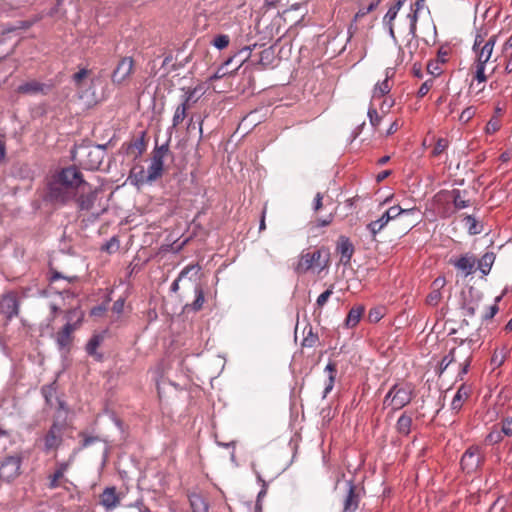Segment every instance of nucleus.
Masks as SVG:
<instances>
[{
    "instance_id": "obj_39",
    "label": "nucleus",
    "mask_w": 512,
    "mask_h": 512,
    "mask_svg": "<svg viewBox=\"0 0 512 512\" xmlns=\"http://www.w3.org/2000/svg\"><path fill=\"white\" fill-rule=\"evenodd\" d=\"M465 222H466V225L468 226L469 234L477 235V234H480L482 232V226L479 225V223L477 222V220L475 219L474 216L467 215L465 217Z\"/></svg>"
},
{
    "instance_id": "obj_58",
    "label": "nucleus",
    "mask_w": 512,
    "mask_h": 512,
    "mask_svg": "<svg viewBox=\"0 0 512 512\" xmlns=\"http://www.w3.org/2000/svg\"><path fill=\"white\" fill-rule=\"evenodd\" d=\"M475 79L479 83L486 81L485 64L476 63Z\"/></svg>"
},
{
    "instance_id": "obj_2",
    "label": "nucleus",
    "mask_w": 512,
    "mask_h": 512,
    "mask_svg": "<svg viewBox=\"0 0 512 512\" xmlns=\"http://www.w3.org/2000/svg\"><path fill=\"white\" fill-rule=\"evenodd\" d=\"M329 257V251L324 248L316 249L313 252L302 253L295 270L299 274L306 273L312 268H316L321 272L328 267Z\"/></svg>"
},
{
    "instance_id": "obj_17",
    "label": "nucleus",
    "mask_w": 512,
    "mask_h": 512,
    "mask_svg": "<svg viewBox=\"0 0 512 512\" xmlns=\"http://www.w3.org/2000/svg\"><path fill=\"white\" fill-rule=\"evenodd\" d=\"M451 264L455 266L458 270L462 271L465 276H468L474 272L476 259L474 256L465 254L462 255L457 260H451Z\"/></svg>"
},
{
    "instance_id": "obj_62",
    "label": "nucleus",
    "mask_w": 512,
    "mask_h": 512,
    "mask_svg": "<svg viewBox=\"0 0 512 512\" xmlns=\"http://www.w3.org/2000/svg\"><path fill=\"white\" fill-rule=\"evenodd\" d=\"M500 128V123L497 119L492 118L486 125V132L489 134L495 133Z\"/></svg>"
},
{
    "instance_id": "obj_30",
    "label": "nucleus",
    "mask_w": 512,
    "mask_h": 512,
    "mask_svg": "<svg viewBox=\"0 0 512 512\" xmlns=\"http://www.w3.org/2000/svg\"><path fill=\"white\" fill-rule=\"evenodd\" d=\"M467 194L466 191H461L459 189H453L451 191L453 205L456 209H464L470 206V201L464 199L463 195Z\"/></svg>"
},
{
    "instance_id": "obj_40",
    "label": "nucleus",
    "mask_w": 512,
    "mask_h": 512,
    "mask_svg": "<svg viewBox=\"0 0 512 512\" xmlns=\"http://www.w3.org/2000/svg\"><path fill=\"white\" fill-rule=\"evenodd\" d=\"M189 108L185 106V104H180L174 113L173 119H172V126L177 127L180 123L183 122V120L186 118V112Z\"/></svg>"
},
{
    "instance_id": "obj_44",
    "label": "nucleus",
    "mask_w": 512,
    "mask_h": 512,
    "mask_svg": "<svg viewBox=\"0 0 512 512\" xmlns=\"http://www.w3.org/2000/svg\"><path fill=\"white\" fill-rule=\"evenodd\" d=\"M418 13L419 12H416L415 10H411L407 16L409 19V34H411L412 37L416 36Z\"/></svg>"
},
{
    "instance_id": "obj_21",
    "label": "nucleus",
    "mask_w": 512,
    "mask_h": 512,
    "mask_svg": "<svg viewBox=\"0 0 512 512\" xmlns=\"http://www.w3.org/2000/svg\"><path fill=\"white\" fill-rule=\"evenodd\" d=\"M189 503L191 512H209V504L200 494L191 493Z\"/></svg>"
},
{
    "instance_id": "obj_52",
    "label": "nucleus",
    "mask_w": 512,
    "mask_h": 512,
    "mask_svg": "<svg viewBox=\"0 0 512 512\" xmlns=\"http://www.w3.org/2000/svg\"><path fill=\"white\" fill-rule=\"evenodd\" d=\"M474 115H475V108L472 106L467 107L460 114L459 121H461L462 123H467L470 119L473 118Z\"/></svg>"
},
{
    "instance_id": "obj_50",
    "label": "nucleus",
    "mask_w": 512,
    "mask_h": 512,
    "mask_svg": "<svg viewBox=\"0 0 512 512\" xmlns=\"http://www.w3.org/2000/svg\"><path fill=\"white\" fill-rule=\"evenodd\" d=\"M448 147V140L444 138H439L436 142V145L433 149V155L438 156L442 152H444Z\"/></svg>"
},
{
    "instance_id": "obj_64",
    "label": "nucleus",
    "mask_w": 512,
    "mask_h": 512,
    "mask_svg": "<svg viewBox=\"0 0 512 512\" xmlns=\"http://www.w3.org/2000/svg\"><path fill=\"white\" fill-rule=\"evenodd\" d=\"M368 317L371 322H378L383 317V315L380 310L372 309L370 310Z\"/></svg>"
},
{
    "instance_id": "obj_26",
    "label": "nucleus",
    "mask_w": 512,
    "mask_h": 512,
    "mask_svg": "<svg viewBox=\"0 0 512 512\" xmlns=\"http://www.w3.org/2000/svg\"><path fill=\"white\" fill-rule=\"evenodd\" d=\"M145 133L142 132L141 136L134 139L127 147V153H134V157L140 156L146 149V142L144 139Z\"/></svg>"
},
{
    "instance_id": "obj_1",
    "label": "nucleus",
    "mask_w": 512,
    "mask_h": 512,
    "mask_svg": "<svg viewBox=\"0 0 512 512\" xmlns=\"http://www.w3.org/2000/svg\"><path fill=\"white\" fill-rule=\"evenodd\" d=\"M106 155V145L81 144L72 151V159L83 169L97 170Z\"/></svg>"
},
{
    "instance_id": "obj_42",
    "label": "nucleus",
    "mask_w": 512,
    "mask_h": 512,
    "mask_svg": "<svg viewBox=\"0 0 512 512\" xmlns=\"http://www.w3.org/2000/svg\"><path fill=\"white\" fill-rule=\"evenodd\" d=\"M273 59H274V51H273L272 47L264 49L260 53L259 64L262 65L264 68H266L267 66H269L272 63Z\"/></svg>"
},
{
    "instance_id": "obj_54",
    "label": "nucleus",
    "mask_w": 512,
    "mask_h": 512,
    "mask_svg": "<svg viewBox=\"0 0 512 512\" xmlns=\"http://www.w3.org/2000/svg\"><path fill=\"white\" fill-rule=\"evenodd\" d=\"M502 441V433L500 430H493L486 436V442L496 444Z\"/></svg>"
},
{
    "instance_id": "obj_20",
    "label": "nucleus",
    "mask_w": 512,
    "mask_h": 512,
    "mask_svg": "<svg viewBox=\"0 0 512 512\" xmlns=\"http://www.w3.org/2000/svg\"><path fill=\"white\" fill-rule=\"evenodd\" d=\"M337 250L341 254V262L344 265H347L350 262L354 252L353 244L347 237L341 236Z\"/></svg>"
},
{
    "instance_id": "obj_38",
    "label": "nucleus",
    "mask_w": 512,
    "mask_h": 512,
    "mask_svg": "<svg viewBox=\"0 0 512 512\" xmlns=\"http://www.w3.org/2000/svg\"><path fill=\"white\" fill-rule=\"evenodd\" d=\"M198 88L195 87L193 89H187L185 95L183 96V101L181 104H185L186 107L190 108L192 104L196 103L201 95H197Z\"/></svg>"
},
{
    "instance_id": "obj_37",
    "label": "nucleus",
    "mask_w": 512,
    "mask_h": 512,
    "mask_svg": "<svg viewBox=\"0 0 512 512\" xmlns=\"http://www.w3.org/2000/svg\"><path fill=\"white\" fill-rule=\"evenodd\" d=\"M204 303V292L200 286L195 287V300L191 305H186L185 308H191L194 311H199Z\"/></svg>"
},
{
    "instance_id": "obj_59",
    "label": "nucleus",
    "mask_w": 512,
    "mask_h": 512,
    "mask_svg": "<svg viewBox=\"0 0 512 512\" xmlns=\"http://www.w3.org/2000/svg\"><path fill=\"white\" fill-rule=\"evenodd\" d=\"M81 436L83 437V440L81 442V448H87L91 445H93L96 442L100 441V438L98 436H88L84 433H81Z\"/></svg>"
},
{
    "instance_id": "obj_29",
    "label": "nucleus",
    "mask_w": 512,
    "mask_h": 512,
    "mask_svg": "<svg viewBox=\"0 0 512 512\" xmlns=\"http://www.w3.org/2000/svg\"><path fill=\"white\" fill-rule=\"evenodd\" d=\"M103 339L104 337L102 335H94L86 345V352L89 355L94 356L97 360H100L102 358V355L97 353V348L100 346Z\"/></svg>"
},
{
    "instance_id": "obj_49",
    "label": "nucleus",
    "mask_w": 512,
    "mask_h": 512,
    "mask_svg": "<svg viewBox=\"0 0 512 512\" xmlns=\"http://www.w3.org/2000/svg\"><path fill=\"white\" fill-rule=\"evenodd\" d=\"M500 431L505 436L512 435V417H506L502 420Z\"/></svg>"
},
{
    "instance_id": "obj_36",
    "label": "nucleus",
    "mask_w": 512,
    "mask_h": 512,
    "mask_svg": "<svg viewBox=\"0 0 512 512\" xmlns=\"http://www.w3.org/2000/svg\"><path fill=\"white\" fill-rule=\"evenodd\" d=\"M459 359L462 360L461 369L458 373L457 379L463 380V376L468 373L470 364H471V351H465L463 355L459 356Z\"/></svg>"
},
{
    "instance_id": "obj_7",
    "label": "nucleus",
    "mask_w": 512,
    "mask_h": 512,
    "mask_svg": "<svg viewBox=\"0 0 512 512\" xmlns=\"http://www.w3.org/2000/svg\"><path fill=\"white\" fill-rule=\"evenodd\" d=\"M22 457L20 455H10L0 462V480L11 482L20 475Z\"/></svg>"
},
{
    "instance_id": "obj_6",
    "label": "nucleus",
    "mask_w": 512,
    "mask_h": 512,
    "mask_svg": "<svg viewBox=\"0 0 512 512\" xmlns=\"http://www.w3.org/2000/svg\"><path fill=\"white\" fill-rule=\"evenodd\" d=\"M89 70L86 68L80 69L77 73L73 75V82L76 88L77 97L80 100H83L85 105L90 106L96 103L97 99L95 96V92L92 89V85L86 86L84 79L88 76Z\"/></svg>"
},
{
    "instance_id": "obj_41",
    "label": "nucleus",
    "mask_w": 512,
    "mask_h": 512,
    "mask_svg": "<svg viewBox=\"0 0 512 512\" xmlns=\"http://www.w3.org/2000/svg\"><path fill=\"white\" fill-rule=\"evenodd\" d=\"M391 90V87L388 82V77L383 80L382 82H379L375 85L374 91H373V97H381L385 94L389 93Z\"/></svg>"
},
{
    "instance_id": "obj_55",
    "label": "nucleus",
    "mask_w": 512,
    "mask_h": 512,
    "mask_svg": "<svg viewBox=\"0 0 512 512\" xmlns=\"http://www.w3.org/2000/svg\"><path fill=\"white\" fill-rule=\"evenodd\" d=\"M83 317V312L78 308L70 309L67 312L66 319L67 323H71L74 318H77V322H80Z\"/></svg>"
},
{
    "instance_id": "obj_47",
    "label": "nucleus",
    "mask_w": 512,
    "mask_h": 512,
    "mask_svg": "<svg viewBox=\"0 0 512 512\" xmlns=\"http://www.w3.org/2000/svg\"><path fill=\"white\" fill-rule=\"evenodd\" d=\"M229 36L228 35H225V34H220L218 36H216L213 40V45L221 50V49H224L228 46L229 44Z\"/></svg>"
},
{
    "instance_id": "obj_45",
    "label": "nucleus",
    "mask_w": 512,
    "mask_h": 512,
    "mask_svg": "<svg viewBox=\"0 0 512 512\" xmlns=\"http://www.w3.org/2000/svg\"><path fill=\"white\" fill-rule=\"evenodd\" d=\"M503 295L497 296L495 298V303L488 307L487 312L482 316L483 320H490L492 319L496 313L498 312V302L501 301Z\"/></svg>"
},
{
    "instance_id": "obj_18",
    "label": "nucleus",
    "mask_w": 512,
    "mask_h": 512,
    "mask_svg": "<svg viewBox=\"0 0 512 512\" xmlns=\"http://www.w3.org/2000/svg\"><path fill=\"white\" fill-rule=\"evenodd\" d=\"M77 327L76 323H66L61 331L57 333L56 342L60 349L68 347L72 342V333Z\"/></svg>"
},
{
    "instance_id": "obj_57",
    "label": "nucleus",
    "mask_w": 512,
    "mask_h": 512,
    "mask_svg": "<svg viewBox=\"0 0 512 512\" xmlns=\"http://www.w3.org/2000/svg\"><path fill=\"white\" fill-rule=\"evenodd\" d=\"M119 248V241L117 238L112 237L103 247L102 250L107 251L109 253L117 251Z\"/></svg>"
},
{
    "instance_id": "obj_28",
    "label": "nucleus",
    "mask_w": 512,
    "mask_h": 512,
    "mask_svg": "<svg viewBox=\"0 0 512 512\" xmlns=\"http://www.w3.org/2000/svg\"><path fill=\"white\" fill-rule=\"evenodd\" d=\"M494 261H495V254L493 252H486L478 260V268L483 275L489 274Z\"/></svg>"
},
{
    "instance_id": "obj_11",
    "label": "nucleus",
    "mask_w": 512,
    "mask_h": 512,
    "mask_svg": "<svg viewBox=\"0 0 512 512\" xmlns=\"http://www.w3.org/2000/svg\"><path fill=\"white\" fill-rule=\"evenodd\" d=\"M81 193L76 199L77 207L80 211H90L97 200L99 190L84 187L81 188Z\"/></svg>"
},
{
    "instance_id": "obj_13",
    "label": "nucleus",
    "mask_w": 512,
    "mask_h": 512,
    "mask_svg": "<svg viewBox=\"0 0 512 512\" xmlns=\"http://www.w3.org/2000/svg\"><path fill=\"white\" fill-rule=\"evenodd\" d=\"M347 494L343 500L342 512H355L359 505V495L356 493V487L351 481H347Z\"/></svg>"
},
{
    "instance_id": "obj_48",
    "label": "nucleus",
    "mask_w": 512,
    "mask_h": 512,
    "mask_svg": "<svg viewBox=\"0 0 512 512\" xmlns=\"http://www.w3.org/2000/svg\"><path fill=\"white\" fill-rule=\"evenodd\" d=\"M400 9H401V7H399L396 4L391 6L389 8V10L387 11L386 15L384 16V19H383L384 23L391 24L393 22V20L396 18Z\"/></svg>"
},
{
    "instance_id": "obj_27",
    "label": "nucleus",
    "mask_w": 512,
    "mask_h": 512,
    "mask_svg": "<svg viewBox=\"0 0 512 512\" xmlns=\"http://www.w3.org/2000/svg\"><path fill=\"white\" fill-rule=\"evenodd\" d=\"M164 165L162 163L152 161L147 168L146 182L152 183L161 177Z\"/></svg>"
},
{
    "instance_id": "obj_34",
    "label": "nucleus",
    "mask_w": 512,
    "mask_h": 512,
    "mask_svg": "<svg viewBox=\"0 0 512 512\" xmlns=\"http://www.w3.org/2000/svg\"><path fill=\"white\" fill-rule=\"evenodd\" d=\"M457 353H458L457 349L452 348L449 351V353L442 358V360L439 364V371H438L439 376L443 374V372L448 368V366L450 364H452L453 362H456L458 360Z\"/></svg>"
},
{
    "instance_id": "obj_14",
    "label": "nucleus",
    "mask_w": 512,
    "mask_h": 512,
    "mask_svg": "<svg viewBox=\"0 0 512 512\" xmlns=\"http://www.w3.org/2000/svg\"><path fill=\"white\" fill-rule=\"evenodd\" d=\"M19 301L14 293L6 294L1 301V309L11 319L19 314Z\"/></svg>"
},
{
    "instance_id": "obj_24",
    "label": "nucleus",
    "mask_w": 512,
    "mask_h": 512,
    "mask_svg": "<svg viewBox=\"0 0 512 512\" xmlns=\"http://www.w3.org/2000/svg\"><path fill=\"white\" fill-rule=\"evenodd\" d=\"M481 345L482 342H480L479 336L477 334L471 335L469 338L460 341L461 349L458 352L463 355L465 351H471L472 354L473 351L479 348Z\"/></svg>"
},
{
    "instance_id": "obj_32",
    "label": "nucleus",
    "mask_w": 512,
    "mask_h": 512,
    "mask_svg": "<svg viewBox=\"0 0 512 512\" xmlns=\"http://www.w3.org/2000/svg\"><path fill=\"white\" fill-rule=\"evenodd\" d=\"M391 219L387 217L385 213L377 219L376 221H372L367 225V229L369 232L375 236L377 233H379L390 221Z\"/></svg>"
},
{
    "instance_id": "obj_60",
    "label": "nucleus",
    "mask_w": 512,
    "mask_h": 512,
    "mask_svg": "<svg viewBox=\"0 0 512 512\" xmlns=\"http://www.w3.org/2000/svg\"><path fill=\"white\" fill-rule=\"evenodd\" d=\"M378 5V2H372L367 7L360 8L355 15V18H360L373 11Z\"/></svg>"
},
{
    "instance_id": "obj_19",
    "label": "nucleus",
    "mask_w": 512,
    "mask_h": 512,
    "mask_svg": "<svg viewBox=\"0 0 512 512\" xmlns=\"http://www.w3.org/2000/svg\"><path fill=\"white\" fill-rule=\"evenodd\" d=\"M252 48L250 46H246L243 49H241L238 53H236L234 56L228 58L224 65L229 67L233 64H235L234 68L231 71H237L244 62L248 60L250 57Z\"/></svg>"
},
{
    "instance_id": "obj_22",
    "label": "nucleus",
    "mask_w": 512,
    "mask_h": 512,
    "mask_svg": "<svg viewBox=\"0 0 512 512\" xmlns=\"http://www.w3.org/2000/svg\"><path fill=\"white\" fill-rule=\"evenodd\" d=\"M470 388L465 384H462L456 394L454 395L451 402V409L454 411H459L463 405V402L469 397Z\"/></svg>"
},
{
    "instance_id": "obj_25",
    "label": "nucleus",
    "mask_w": 512,
    "mask_h": 512,
    "mask_svg": "<svg viewBox=\"0 0 512 512\" xmlns=\"http://www.w3.org/2000/svg\"><path fill=\"white\" fill-rule=\"evenodd\" d=\"M69 463L67 462H61L57 464V469L55 472L49 477V488L54 489L59 486V479H61L65 472L68 470Z\"/></svg>"
},
{
    "instance_id": "obj_51",
    "label": "nucleus",
    "mask_w": 512,
    "mask_h": 512,
    "mask_svg": "<svg viewBox=\"0 0 512 512\" xmlns=\"http://www.w3.org/2000/svg\"><path fill=\"white\" fill-rule=\"evenodd\" d=\"M333 294V285L330 286V288H328L326 291H324L323 293H321L317 300H316V303L319 307H322L326 304V302L328 301L329 297Z\"/></svg>"
},
{
    "instance_id": "obj_61",
    "label": "nucleus",
    "mask_w": 512,
    "mask_h": 512,
    "mask_svg": "<svg viewBox=\"0 0 512 512\" xmlns=\"http://www.w3.org/2000/svg\"><path fill=\"white\" fill-rule=\"evenodd\" d=\"M432 84H433V80L432 79L426 80L424 83H422V85L420 86V88H419V90L417 92V96L418 97H424L429 92V90L431 89Z\"/></svg>"
},
{
    "instance_id": "obj_8",
    "label": "nucleus",
    "mask_w": 512,
    "mask_h": 512,
    "mask_svg": "<svg viewBox=\"0 0 512 512\" xmlns=\"http://www.w3.org/2000/svg\"><path fill=\"white\" fill-rule=\"evenodd\" d=\"M483 459L481 449L477 446H471L462 455L461 468L464 472L470 474L480 467Z\"/></svg>"
},
{
    "instance_id": "obj_3",
    "label": "nucleus",
    "mask_w": 512,
    "mask_h": 512,
    "mask_svg": "<svg viewBox=\"0 0 512 512\" xmlns=\"http://www.w3.org/2000/svg\"><path fill=\"white\" fill-rule=\"evenodd\" d=\"M74 197L75 193L69 190L58 178L53 176L48 183L44 199L53 205H65Z\"/></svg>"
},
{
    "instance_id": "obj_16",
    "label": "nucleus",
    "mask_w": 512,
    "mask_h": 512,
    "mask_svg": "<svg viewBox=\"0 0 512 512\" xmlns=\"http://www.w3.org/2000/svg\"><path fill=\"white\" fill-rule=\"evenodd\" d=\"M120 502L119 495L115 487H106L100 495V504L106 510H113Z\"/></svg>"
},
{
    "instance_id": "obj_31",
    "label": "nucleus",
    "mask_w": 512,
    "mask_h": 512,
    "mask_svg": "<svg viewBox=\"0 0 512 512\" xmlns=\"http://www.w3.org/2000/svg\"><path fill=\"white\" fill-rule=\"evenodd\" d=\"M411 426H412V418H411V416H409L405 413L402 414L398 418L397 423H396V429H397L398 433H400L402 435H408L410 433Z\"/></svg>"
},
{
    "instance_id": "obj_5",
    "label": "nucleus",
    "mask_w": 512,
    "mask_h": 512,
    "mask_svg": "<svg viewBox=\"0 0 512 512\" xmlns=\"http://www.w3.org/2000/svg\"><path fill=\"white\" fill-rule=\"evenodd\" d=\"M54 176L71 191H73V189H81L84 187L90 188V184L84 180L82 173L76 166L63 168Z\"/></svg>"
},
{
    "instance_id": "obj_10",
    "label": "nucleus",
    "mask_w": 512,
    "mask_h": 512,
    "mask_svg": "<svg viewBox=\"0 0 512 512\" xmlns=\"http://www.w3.org/2000/svg\"><path fill=\"white\" fill-rule=\"evenodd\" d=\"M134 61L132 57H123L118 62L112 72L111 81L115 85H120L126 81L133 71Z\"/></svg>"
},
{
    "instance_id": "obj_23",
    "label": "nucleus",
    "mask_w": 512,
    "mask_h": 512,
    "mask_svg": "<svg viewBox=\"0 0 512 512\" xmlns=\"http://www.w3.org/2000/svg\"><path fill=\"white\" fill-rule=\"evenodd\" d=\"M364 310V307L361 305L351 308L345 319V326L347 328L355 327L359 323L364 313Z\"/></svg>"
},
{
    "instance_id": "obj_12",
    "label": "nucleus",
    "mask_w": 512,
    "mask_h": 512,
    "mask_svg": "<svg viewBox=\"0 0 512 512\" xmlns=\"http://www.w3.org/2000/svg\"><path fill=\"white\" fill-rule=\"evenodd\" d=\"M49 90H50L49 85H47L45 83H41L36 80H31V81L25 82L17 88V91L19 93L27 94V95H37V94L46 95L49 92Z\"/></svg>"
},
{
    "instance_id": "obj_63",
    "label": "nucleus",
    "mask_w": 512,
    "mask_h": 512,
    "mask_svg": "<svg viewBox=\"0 0 512 512\" xmlns=\"http://www.w3.org/2000/svg\"><path fill=\"white\" fill-rule=\"evenodd\" d=\"M316 340H317V336L314 335L312 333V330L310 329L308 335L303 339V346L312 347V346H314Z\"/></svg>"
},
{
    "instance_id": "obj_53",
    "label": "nucleus",
    "mask_w": 512,
    "mask_h": 512,
    "mask_svg": "<svg viewBox=\"0 0 512 512\" xmlns=\"http://www.w3.org/2000/svg\"><path fill=\"white\" fill-rule=\"evenodd\" d=\"M368 117H369L370 124L373 127H377L380 124L381 117L378 115V112L375 108L370 107L368 109Z\"/></svg>"
},
{
    "instance_id": "obj_43",
    "label": "nucleus",
    "mask_w": 512,
    "mask_h": 512,
    "mask_svg": "<svg viewBox=\"0 0 512 512\" xmlns=\"http://www.w3.org/2000/svg\"><path fill=\"white\" fill-rule=\"evenodd\" d=\"M493 49H489L488 46H482L481 49H479L477 54V63L480 64H486L489 59L491 58Z\"/></svg>"
},
{
    "instance_id": "obj_33",
    "label": "nucleus",
    "mask_w": 512,
    "mask_h": 512,
    "mask_svg": "<svg viewBox=\"0 0 512 512\" xmlns=\"http://www.w3.org/2000/svg\"><path fill=\"white\" fill-rule=\"evenodd\" d=\"M325 371L328 372V383L326 384V387L323 392V398H325L333 389L334 382H335V375H336V365L334 363L329 362L326 367Z\"/></svg>"
},
{
    "instance_id": "obj_46",
    "label": "nucleus",
    "mask_w": 512,
    "mask_h": 512,
    "mask_svg": "<svg viewBox=\"0 0 512 512\" xmlns=\"http://www.w3.org/2000/svg\"><path fill=\"white\" fill-rule=\"evenodd\" d=\"M506 359V352L504 350H495L491 357V364L495 367H500Z\"/></svg>"
},
{
    "instance_id": "obj_56",
    "label": "nucleus",
    "mask_w": 512,
    "mask_h": 512,
    "mask_svg": "<svg viewBox=\"0 0 512 512\" xmlns=\"http://www.w3.org/2000/svg\"><path fill=\"white\" fill-rule=\"evenodd\" d=\"M441 299V292L438 289H433L427 296V303L429 305H436Z\"/></svg>"
},
{
    "instance_id": "obj_35",
    "label": "nucleus",
    "mask_w": 512,
    "mask_h": 512,
    "mask_svg": "<svg viewBox=\"0 0 512 512\" xmlns=\"http://www.w3.org/2000/svg\"><path fill=\"white\" fill-rule=\"evenodd\" d=\"M416 212V208L403 209L400 206H392L385 212V214L393 220L402 215H413Z\"/></svg>"
},
{
    "instance_id": "obj_9",
    "label": "nucleus",
    "mask_w": 512,
    "mask_h": 512,
    "mask_svg": "<svg viewBox=\"0 0 512 512\" xmlns=\"http://www.w3.org/2000/svg\"><path fill=\"white\" fill-rule=\"evenodd\" d=\"M482 299L483 294L477 289L470 287L467 294L463 295V300L461 303L463 315L465 317L475 316L477 310L479 309L480 303L482 302Z\"/></svg>"
},
{
    "instance_id": "obj_15",
    "label": "nucleus",
    "mask_w": 512,
    "mask_h": 512,
    "mask_svg": "<svg viewBox=\"0 0 512 512\" xmlns=\"http://www.w3.org/2000/svg\"><path fill=\"white\" fill-rule=\"evenodd\" d=\"M62 442V426L54 423L45 436V449L57 448Z\"/></svg>"
},
{
    "instance_id": "obj_4",
    "label": "nucleus",
    "mask_w": 512,
    "mask_h": 512,
    "mask_svg": "<svg viewBox=\"0 0 512 512\" xmlns=\"http://www.w3.org/2000/svg\"><path fill=\"white\" fill-rule=\"evenodd\" d=\"M412 400V389L408 385H393L384 398V405L399 410Z\"/></svg>"
}]
</instances>
